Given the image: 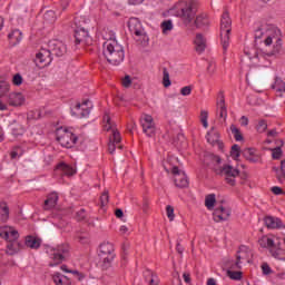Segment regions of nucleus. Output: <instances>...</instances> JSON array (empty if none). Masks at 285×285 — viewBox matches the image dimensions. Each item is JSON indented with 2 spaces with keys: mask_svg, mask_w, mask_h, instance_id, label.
Returning <instances> with one entry per match:
<instances>
[{
  "mask_svg": "<svg viewBox=\"0 0 285 285\" xmlns=\"http://www.w3.org/2000/svg\"><path fill=\"white\" fill-rule=\"evenodd\" d=\"M217 202V198L215 194H209L205 197V206L208 210H213L215 208V204Z\"/></svg>",
  "mask_w": 285,
  "mask_h": 285,
  "instance_id": "35",
  "label": "nucleus"
},
{
  "mask_svg": "<svg viewBox=\"0 0 285 285\" xmlns=\"http://www.w3.org/2000/svg\"><path fill=\"white\" fill-rule=\"evenodd\" d=\"M43 21L46 23H55L57 21V14L53 10H49L43 14Z\"/></svg>",
  "mask_w": 285,
  "mask_h": 285,
  "instance_id": "37",
  "label": "nucleus"
},
{
  "mask_svg": "<svg viewBox=\"0 0 285 285\" xmlns=\"http://www.w3.org/2000/svg\"><path fill=\"white\" fill-rule=\"evenodd\" d=\"M219 100L217 101V110L219 112L220 119H225L228 117V109L226 108V98L224 96V91L218 92Z\"/></svg>",
  "mask_w": 285,
  "mask_h": 285,
  "instance_id": "22",
  "label": "nucleus"
},
{
  "mask_svg": "<svg viewBox=\"0 0 285 285\" xmlns=\"http://www.w3.org/2000/svg\"><path fill=\"white\" fill-rule=\"evenodd\" d=\"M58 202H59V194H57L56 191H52L47 196V199L45 200V210H50L51 208H55Z\"/></svg>",
  "mask_w": 285,
  "mask_h": 285,
  "instance_id": "26",
  "label": "nucleus"
},
{
  "mask_svg": "<svg viewBox=\"0 0 285 285\" xmlns=\"http://www.w3.org/2000/svg\"><path fill=\"white\" fill-rule=\"evenodd\" d=\"M190 92H193V86H185L180 89V95H183V97H188Z\"/></svg>",
  "mask_w": 285,
  "mask_h": 285,
  "instance_id": "50",
  "label": "nucleus"
},
{
  "mask_svg": "<svg viewBox=\"0 0 285 285\" xmlns=\"http://www.w3.org/2000/svg\"><path fill=\"white\" fill-rule=\"evenodd\" d=\"M240 125L242 126H248V117L242 116L240 117Z\"/></svg>",
  "mask_w": 285,
  "mask_h": 285,
  "instance_id": "60",
  "label": "nucleus"
},
{
  "mask_svg": "<svg viewBox=\"0 0 285 285\" xmlns=\"http://www.w3.org/2000/svg\"><path fill=\"white\" fill-rule=\"evenodd\" d=\"M242 147L239 145L235 144L232 146L230 149V157L234 158L235 161L239 160V157H242Z\"/></svg>",
  "mask_w": 285,
  "mask_h": 285,
  "instance_id": "36",
  "label": "nucleus"
},
{
  "mask_svg": "<svg viewBox=\"0 0 285 285\" xmlns=\"http://www.w3.org/2000/svg\"><path fill=\"white\" fill-rule=\"evenodd\" d=\"M75 43L76 46H79V43H83V41H86V39L89 37L88 35V30H86V27H83V24H81V17H76L75 18Z\"/></svg>",
  "mask_w": 285,
  "mask_h": 285,
  "instance_id": "12",
  "label": "nucleus"
},
{
  "mask_svg": "<svg viewBox=\"0 0 285 285\" xmlns=\"http://www.w3.org/2000/svg\"><path fill=\"white\" fill-rule=\"evenodd\" d=\"M104 121L106 122L105 130H107V132L110 130L112 131V135L110 136L108 144V151L110 153V155H112L117 148L116 144L121 142V134L114 129L115 124H112V120L110 119L109 115L104 116Z\"/></svg>",
  "mask_w": 285,
  "mask_h": 285,
  "instance_id": "6",
  "label": "nucleus"
},
{
  "mask_svg": "<svg viewBox=\"0 0 285 285\" xmlns=\"http://www.w3.org/2000/svg\"><path fill=\"white\" fill-rule=\"evenodd\" d=\"M281 171L282 175L277 174L276 179L282 183V179H285V159L281 161Z\"/></svg>",
  "mask_w": 285,
  "mask_h": 285,
  "instance_id": "47",
  "label": "nucleus"
},
{
  "mask_svg": "<svg viewBox=\"0 0 285 285\" xmlns=\"http://www.w3.org/2000/svg\"><path fill=\"white\" fill-rule=\"evenodd\" d=\"M11 132L13 137H21V135L26 134V126H23V122L21 120L13 121L11 125Z\"/></svg>",
  "mask_w": 285,
  "mask_h": 285,
  "instance_id": "29",
  "label": "nucleus"
},
{
  "mask_svg": "<svg viewBox=\"0 0 285 285\" xmlns=\"http://www.w3.org/2000/svg\"><path fill=\"white\" fill-rule=\"evenodd\" d=\"M49 51L55 57H63L68 52V47L61 40H51L49 41Z\"/></svg>",
  "mask_w": 285,
  "mask_h": 285,
  "instance_id": "16",
  "label": "nucleus"
},
{
  "mask_svg": "<svg viewBox=\"0 0 285 285\" xmlns=\"http://www.w3.org/2000/svg\"><path fill=\"white\" fill-rule=\"evenodd\" d=\"M277 92H285V82L281 78H276L274 85L272 86Z\"/></svg>",
  "mask_w": 285,
  "mask_h": 285,
  "instance_id": "38",
  "label": "nucleus"
},
{
  "mask_svg": "<svg viewBox=\"0 0 285 285\" xmlns=\"http://www.w3.org/2000/svg\"><path fill=\"white\" fill-rule=\"evenodd\" d=\"M131 85L132 80L130 79V76H125V78L122 79L124 88H130Z\"/></svg>",
  "mask_w": 285,
  "mask_h": 285,
  "instance_id": "55",
  "label": "nucleus"
},
{
  "mask_svg": "<svg viewBox=\"0 0 285 285\" xmlns=\"http://www.w3.org/2000/svg\"><path fill=\"white\" fill-rule=\"evenodd\" d=\"M8 39L12 46H18V43H21V39H23V33L19 29H14L8 35Z\"/></svg>",
  "mask_w": 285,
  "mask_h": 285,
  "instance_id": "31",
  "label": "nucleus"
},
{
  "mask_svg": "<svg viewBox=\"0 0 285 285\" xmlns=\"http://www.w3.org/2000/svg\"><path fill=\"white\" fill-rule=\"evenodd\" d=\"M56 139L62 148H73L79 137L68 129H58Z\"/></svg>",
  "mask_w": 285,
  "mask_h": 285,
  "instance_id": "9",
  "label": "nucleus"
},
{
  "mask_svg": "<svg viewBox=\"0 0 285 285\" xmlns=\"http://www.w3.org/2000/svg\"><path fill=\"white\" fill-rule=\"evenodd\" d=\"M128 28L131 35H135L136 37H142V39H146V31H144V27H141V22H139V20H130L128 22Z\"/></svg>",
  "mask_w": 285,
  "mask_h": 285,
  "instance_id": "20",
  "label": "nucleus"
},
{
  "mask_svg": "<svg viewBox=\"0 0 285 285\" xmlns=\"http://www.w3.org/2000/svg\"><path fill=\"white\" fill-rule=\"evenodd\" d=\"M264 224H265L266 228H269L271 230L285 228L284 222H282L281 218H277L274 216H265Z\"/></svg>",
  "mask_w": 285,
  "mask_h": 285,
  "instance_id": "19",
  "label": "nucleus"
},
{
  "mask_svg": "<svg viewBox=\"0 0 285 285\" xmlns=\"http://www.w3.org/2000/svg\"><path fill=\"white\" fill-rule=\"evenodd\" d=\"M10 219V207L8 204L2 202L0 203V224H6Z\"/></svg>",
  "mask_w": 285,
  "mask_h": 285,
  "instance_id": "30",
  "label": "nucleus"
},
{
  "mask_svg": "<svg viewBox=\"0 0 285 285\" xmlns=\"http://www.w3.org/2000/svg\"><path fill=\"white\" fill-rule=\"evenodd\" d=\"M194 24L196 28H208V26H210V20L208 19V14L200 13L196 16Z\"/></svg>",
  "mask_w": 285,
  "mask_h": 285,
  "instance_id": "28",
  "label": "nucleus"
},
{
  "mask_svg": "<svg viewBox=\"0 0 285 285\" xmlns=\"http://www.w3.org/2000/svg\"><path fill=\"white\" fill-rule=\"evenodd\" d=\"M57 170H61L62 175H66L67 177H72L77 173L72 166L66 164V163H60L57 166Z\"/></svg>",
  "mask_w": 285,
  "mask_h": 285,
  "instance_id": "33",
  "label": "nucleus"
},
{
  "mask_svg": "<svg viewBox=\"0 0 285 285\" xmlns=\"http://www.w3.org/2000/svg\"><path fill=\"white\" fill-rule=\"evenodd\" d=\"M115 215L118 219H121L124 217V210L122 209H116Z\"/></svg>",
  "mask_w": 285,
  "mask_h": 285,
  "instance_id": "61",
  "label": "nucleus"
},
{
  "mask_svg": "<svg viewBox=\"0 0 285 285\" xmlns=\"http://www.w3.org/2000/svg\"><path fill=\"white\" fill-rule=\"evenodd\" d=\"M258 244L261 248H267L269 252V255L274 257V259H281L285 262V249L282 248V240L279 238H276V242L268 237V236H263L259 240Z\"/></svg>",
  "mask_w": 285,
  "mask_h": 285,
  "instance_id": "3",
  "label": "nucleus"
},
{
  "mask_svg": "<svg viewBox=\"0 0 285 285\" xmlns=\"http://www.w3.org/2000/svg\"><path fill=\"white\" fill-rule=\"evenodd\" d=\"M0 237L8 242L6 250L7 255H17V253L23 248V245L18 240L19 232L10 226H3L0 228Z\"/></svg>",
  "mask_w": 285,
  "mask_h": 285,
  "instance_id": "2",
  "label": "nucleus"
},
{
  "mask_svg": "<svg viewBox=\"0 0 285 285\" xmlns=\"http://www.w3.org/2000/svg\"><path fill=\"white\" fill-rule=\"evenodd\" d=\"M268 128V122L264 119L258 120V124L256 125L257 132H266Z\"/></svg>",
  "mask_w": 285,
  "mask_h": 285,
  "instance_id": "42",
  "label": "nucleus"
},
{
  "mask_svg": "<svg viewBox=\"0 0 285 285\" xmlns=\"http://www.w3.org/2000/svg\"><path fill=\"white\" fill-rule=\"evenodd\" d=\"M160 28L164 35H166V32H170V30H173V20L163 21Z\"/></svg>",
  "mask_w": 285,
  "mask_h": 285,
  "instance_id": "41",
  "label": "nucleus"
},
{
  "mask_svg": "<svg viewBox=\"0 0 285 285\" xmlns=\"http://www.w3.org/2000/svg\"><path fill=\"white\" fill-rule=\"evenodd\" d=\"M207 141L208 144H212V146H215V144H217L220 150L224 149V142L219 140V134L215 131V128H212V130L207 134Z\"/></svg>",
  "mask_w": 285,
  "mask_h": 285,
  "instance_id": "24",
  "label": "nucleus"
},
{
  "mask_svg": "<svg viewBox=\"0 0 285 285\" xmlns=\"http://www.w3.org/2000/svg\"><path fill=\"white\" fill-rule=\"evenodd\" d=\"M142 210H144V213H148V199H144V202H142Z\"/></svg>",
  "mask_w": 285,
  "mask_h": 285,
  "instance_id": "63",
  "label": "nucleus"
},
{
  "mask_svg": "<svg viewBox=\"0 0 285 285\" xmlns=\"http://www.w3.org/2000/svg\"><path fill=\"white\" fill-rule=\"evenodd\" d=\"M265 46H273V50L269 52V57L279 55V52H282V33L279 29L269 30V33L265 39Z\"/></svg>",
  "mask_w": 285,
  "mask_h": 285,
  "instance_id": "7",
  "label": "nucleus"
},
{
  "mask_svg": "<svg viewBox=\"0 0 285 285\" xmlns=\"http://www.w3.org/2000/svg\"><path fill=\"white\" fill-rule=\"evenodd\" d=\"M199 10V2L197 0H188L186 2H181L180 7V19L185 23V26H190L197 17V11Z\"/></svg>",
  "mask_w": 285,
  "mask_h": 285,
  "instance_id": "5",
  "label": "nucleus"
},
{
  "mask_svg": "<svg viewBox=\"0 0 285 285\" xmlns=\"http://www.w3.org/2000/svg\"><path fill=\"white\" fill-rule=\"evenodd\" d=\"M230 130L236 141H244V136L242 135L239 128H237L235 125H230Z\"/></svg>",
  "mask_w": 285,
  "mask_h": 285,
  "instance_id": "40",
  "label": "nucleus"
},
{
  "mask_svg": "<svg viewBox=\"0 0 285 285\" xmlns=\"http://www.w3.org/2000/svg\"><path fill=\"white\" fill-rule=\"evenodd\" d=\"M207 285H217V282L215 281V278H208Z\"/></svg>",
  "mask_w": 285,
  "mask_h": 285,
  "instance_id": "64",
  "label": "nucleus"
},
{
  "mask_svg": "<svg viewBox=\"0 0 285 285\" xmlns=\"http://www.w3.org/2000/svg\"><path fill=\"white\" fill-rule=\"evenodd\" d=\"M263 35H264V32L262 31V28H258L255 31V39H259Z\"/></svg>",
  "mask_w": 285,
  "mask_h": 285,
  "instance_id": "62",
  "label": "nucleus"
},
{
  "mask_svg": "<svg viewBox=\"0 0 285 285\" xmlns=\"http://www.w3.org/2000/svg\"><path fill=\"white\" fill-rule=\"evenodd\" d=\"M12 83L13 86H21V83H23V77L21 76V73H16L13 76Z\"/></svg>",
  "mask_w": 285,
  "mask_h": 285,
  "instance_id": "49",
  "label": "nucleus"
},
{
  "mask_svg": "<svg viewBox=\"0 0 285 285\" xmlns=\"http://www.w3.org/2000/svg\"><path fill=\"white\" fill-rule=\"evenodd\" d=\"M99 257L102 259V268H110L112 259H115V246L112 243L104 242L99 246Z\"/></svg>",
  "mask_w": 285,
  "mask_h": 285,
  "instance_id": "8",
  "label": "nucleus"
},
{
  "mask_svg": "<svg viewBox=\"0 0 285 285\" xmlns=\"http://www.w3.org/2000/svg\"><path fill=\"white\" fill-rule=\"evenodd\" d=\"M81 106L82 105L78 102L73 108H71L72 117H77L78 119H83V117H88V115H90V108L81 109Z\"/></svg>",
  "mask_w": 285,
  "mask_h": 285,
  "instance_id": "25",
  "label": "nucleus"
},
{
  "mask_svg": "<svg viewBox=\"0 0 285 285\" xmlns=\"http://www.w3.org/2000/svg\"><path fill=\"white\" fill-rule=\"evenodd\" d=\"M216 171H217V175H224L225 181L229 186H235L237 184L235 178L239 177V169L230 165H223L220 169H216Z\"/></svg>",
  "mask_w": 285,
  "mask_h": 285,
  "instance_id": "10",
  "label": "nucleus"
},
{
  "mask_svg": "<svg viewBox=\"0 0 285 285\" xmlns=\"http://www.w3.org/2000/svg\"><path fill=\"white\" fill-rule=\"evenodd\" d=\"M272 193H273L274 195H285L284 189H282V187H278V186L272 187Z\"/></svg>",
  "mask_w": 285,
  "mask_h": 285,
  "instance_id": "56",
  "label": "nucleus"
},
{
  "mask_svg": "<svg viewBox=\"0 0 285 285\" xmlns=\"http://www.w3.org/2000/svg\"><path fill=\"white\" fill-rule=\"evenodd\" d=\"M242 155L247 161H250V164H257V161H259V156L255 155L254 148L243 149Z\"/></svg>",
  "mask_w": 285,
  "mask_h": 285,
  "instance_id": "27",
  "label": "nucleus"
},
{
  "mask_svg": "<svg viewBox=\"0 0 285 285\" xmlns=\"http://www.w3.org/2000/svg\"><path fill=\"white\" fill-rule=\"evenodd\" d=\"M52 252L51 259H53V263H50L49 266H59L66 259V255L70 253V247L68 245H58Z\"/></svg>",
  "mask_w": 285,
  "mask_h": 285,
  "instance_id": "11",
  "label": "nucleus"
},
{
  "mask_svg": "<svg viewBox=\"0 0 285 285\" xmlns=\"http://www.w3.org/2000/svg\"><path fill=\"white\" fill-rule=\"evenodd\" d=\"M102 55L111 66H119L126 59L124 46L119 45L117 39H109L102 45Z\"/></svg>",
  "mask_w": 285,
  "mask_h": 285,
  "instance_id": "1",
  "label": "nucleus"
},
{
  "mask_svg": "<svg viewBox=\"0 0 285 285\" xmlns=\"http://www.w3.org/2000/svg\"><path fill=\"white\" fill-rule=\"evenodd\" d=\"M183 279H184V282H185L186 284H190V282H191L190 273L185 272V273L183 274Z\"/></svg>",
  "mask_w": 285,
  "mask_h": 285,
  "instance_id": "57",
  "label": "nucleus"
},
{
  "mask_svg": "<svg viewBox=\"0 0 285 285\" xmlns=\"http://www.w3.org/2000/svg\"><path fill=\"white\" fill-rule=\"evenodd\" d=\"M272 150V158L273 159H282V156L284 155V151L282 150V147H276Z\"/></svg>",
  "mask_w": 285,
  "mask_h": 285,
  "instance_id": "44",
  "label": "nucleus"
},
{
  "mask_svg": "<svg viewBox=\"0 0 285 285\" xmlns=\"http://www.w3.org/2000/svg\"><path fill=\"white\" fill-rule=\"evenodd\" d=\"M110 202V196L108 195V190L102 191L100 196V206L104 208V206H108V203Z\"/></svg>",
  "mask_w": 285,
  "mask_h": 285,
  "instance_id": "43",
  "label": "nucleus"
},
{
  "mask_svg": "<svg viewBox=\"0 0 285 285\" xmlns=\"http://www.w3.org/2000/svg\"><path fill=\"white\" fill-rule=\"evenodd\" d=\"M171 174L175 176L174 181L177 188H187L188 186V176L183 170H179V167L174 166L171 169Z\"/></svg>",
  "mask_w": 285,
  "mask_h": 285,
  "instance_id": "15",
  "label": "nucleus"
},
{
  "mask_svg": "<svg viewBox=\"0 0 285 285\" xmlns=\"http://www.w3.org/2000/svg\"><path fill=\"white\" fill-rule=\"evenodd\" d=\"M262 271H263V275H271V274H273V269L271 268V266L267 263H264L262 265Z\"/></svg>",
  "mask_w": 285,
  "mask_h": 285,
  "instance_id": "52",
  "label": "nucleus"
},
{
  "mask_svg": "<svg viewBox=\"0 0 285 285\" xmlns=\"http://www.w3.org/2000/svg\"><path fill=\"white\" fill-rule=\"evenodd\" d=\"M170 73L168 72V69L165 67L163 68V86L164 88H170Z\"/></svg>",
  "mask_w": 285,
  "mask_h": 285,
  "instance_id": "39",
  "label": "nucleus"
},
{
  "mask_svg": "<svg viewBox=\"0 0 285 285\" xmlns=\"http://www.w3.org/2000/svg\"><path fill=\"white\" fill-rule=\"evenodd\" d=\"M230 208H225L224 206H218L214 210V222H226L230 217Z\"/></svg>",
  "mask_w": 285,
  "mask_h": 285,
  "instance_id": "21",
  "label": "nucleus"
},
{
  "mask_svg": "<svg viewBox=\"0 0 285 285\" xmlns=\"http://www.w3.org/2000/svg\"><path fill=\"white\" fill-rule=\"evenodd\" d=\"M206 43H207L206 37H204V35L202 33H197L194 40V45H195V50L196 52H198V55H202V52L206 50Z\"/></svg>",
  "mask_w": 285,
  "mask_h": 285,
  "instance_id": "23",
  "label": "nucleus"
},
{
  "mask_svg": "<svg viewBox=\"0 0 285 285\" xmlns=\"http://www.w3.org/2000/svg\"><path fill=\"white\" fill-rule=\"evenodd\" d=\"M232 31L233 20L230 19V13H228V10H225L220 17V43L224 52H226L228 50V46H230Z\"/></svg>",
  "mask_w": 285,
  "mask_h": 285,
  "instance_id": "4",
  "label": "nucleus"
},
{
  "mask_svg": "<svg viewBox=\"0 0 285 285\" xmlns=\"http://www.w3.org/2000/svg\"><path fill=\"white\" fill-rule=\"evenodd\" d=\"M9 106H21L23 104V96L21 94L11 92L8 97Z\"/></svg>",
  "mask_w": 285,
  "mask_h": 285,
  "instance_id": "32",
  "label": "nucleus"
},
{
  "mask_svg": "<svg viewBox=\"0 0 285 285\" xmlns=\"http://www.w3.org/2000/svg\"><path fill=\"white\" fill-rule=\"evenodd\" d=\"M227 275H228V277H230V279H236V281L242 279V272H233V271L228 269Z\"/></svg>",
  "mask_w": 285,
  "mask_h": 285,
  "instance_id": "46",
  "label": "nucleus"
},
{
  "mask_svg": "<svg viewBox=\"0 0 285 285\" xmlns=\"http://www.w3.org/2000/svg\"><path fill=\"white\" fill-rule=\"evenodd\" d=\"M140 124L142 126V132L147 137H155V134L157 132V128L155 127V119H153V116L145 115L140 119Z\"/></svg>",
  "mask_w": 285,
  "mask_h": 285,
  "instance_id": "13",
  "label": "nucleus"
},
{
  "mask_svg": "<svg viewBox=\"0 0 285 285\" xmlns=\"http://www.w3.org/2000/svg\"><path fill=\"white\" fill-rule=\"evenodd\" d=\"M200 122L203 124L204 128H208V111H200Z\"/></svg>",
  "mask_w": 285,
  "mask_h": 285,
  "instance_id": "45",
  "label": "nucleus"
},
{
  "mask_svg": "<svg viewBox=\"0 0 285 285\" xmlns=\"http://www.w3.org/2000/svg\"><path fill=\"white\" fill-rule=\"evenodd\" d=\"M35 61L38 68H46V66H50V63H52V53L50 49H40L36 55Z\"/></svg>",
  "mask_w": 285,
  "mask_h": 285,
  "instance_id": "14",
  "label": "nucleus"
},
{
  "mask_svg": "<svg viewBox=\"0 0 285 285\" xmlns=\"http://www.w3.org/2000/svg\"><path fill=\"white\" fill-rule=\"evenodd\" d=\"M176 250L179 255H184V246H181V243H177Z\"/></svg>",
  "mask_w": 285,
  "mask_h": 285,
  "instance_id": "59",
  "label": "nucleus"
},
{
  "mask_svg": "<svg viewBox=\"0 0 285 285\" xmlns=\"http://www.w3.org/2000/svg\"><path fill=\"white\" fill-rule=\"evenodd\" d=\"M24 244L28 248L37 249V248H40V246H41V239H39L35 236H27Z\"/></svg>",
  "mask_w": 285,
  "mask_h": 285,
  "instance_id": "34",
  "label": "nucleus"
},
{
  "mask_svg": "<svg viewBox=\"0 0 285 285\" xmlns=\"http://www.w3.org/2000/svg\"><path fill=\"white\" fill-rule=\"evenodd\" d=\"M0 90L2 92V95H4L6 92H8V90H10V83L6 82V81H0Z\"/></svg>",
  "mask_w": 285,
  "mask_h": 285,
  "instance_id": "53",
  "label": "nucleus"
},
{
  "mask_svg": "<svg viewBox=\"0 0 285 285\" xmlns=\"http://www.w3.org/2000/svg\"><path fill=\"white\" fill-rule=\"evenodd\" d=\"M250 257V250H248V247L246 246H240L237 254H236V262L232 268H242V259L245 262H248Z\"/></svg>",
  "mask_w": 285,
  "mask_h": 285,
  "instance_id": "18",
  "label": "nucleus"
},
{
  "mask_svg": "<svg viewBox=\"0 0 285 285\" xmlns=\"http://www.w3.org/2000/svg\"><path fill=\"white\" fill-rule=\"evenodd\" d=\"M151 278L149 281L150 285H159V278H157V274L149 272Z\"/></svg>",
  "mask_w": 285,
  "mask_h": 285,
  "instance_id": "54",
  "label": "nucleus"
},
{
  "mask_svg": "<svg viewBox=\"0 0 285 285\" xmlns=\"http://www.w3.org/2000/svg\"><path fill=\"white\" fill-rule=\"evenodd\" d=\"M166 212H167V217L169 219V222H173L175 219V208L170 205H168L166 207Z\"/></svg>",
  "mask_w": 285,
  "mask_h": 285,
  "instance_id": "48",
  "label": "nucleus"
},
{
  "mask_svg": "<svg viewBox=\"0 0 285 285\" xmlns=\"http://www.w3.org/2000/svg\"><path fill=\"white\" fill-rule=\"evenodd\" d=\"M207 72H208L209 75H215V65H213V62H209V63H208Z\"/></svg>",
  "mask_w": 285,
  "mask_h": 285,
  "instance_id": "58",
  "label": "nucleus"
},
{
  "mask_svg": "<svg viewBox=\"0 0 285 285\" xmlns=\"http://www.w3.org/2000/svg\"><path fill=\"white\" fill-rule=\"evenodd\" d=\"M205 164L214 170V173L217 175V170H222V157L215 155V154H208L205 156Z\"/></svg>",
  "mask_w": 285,
  "mask_h": 285,
  "instance_id": "17",
  "label": "nucleus"
},
{
  "mask_svg": "<svg viewBox=\"0 0 285 285\" xmlns=\"http://www.w3.org/2000/svg\"><path fill=\"white\" fill-rule=\"evenodd\" d=\"M77 222H83L86 219V209H80L76 213Z\"/></svg>",
  "mask_w": 285,
  "mask_h": 285,
  "instance_id": "51",
  "label": "nucleus"
}]
</instances>
